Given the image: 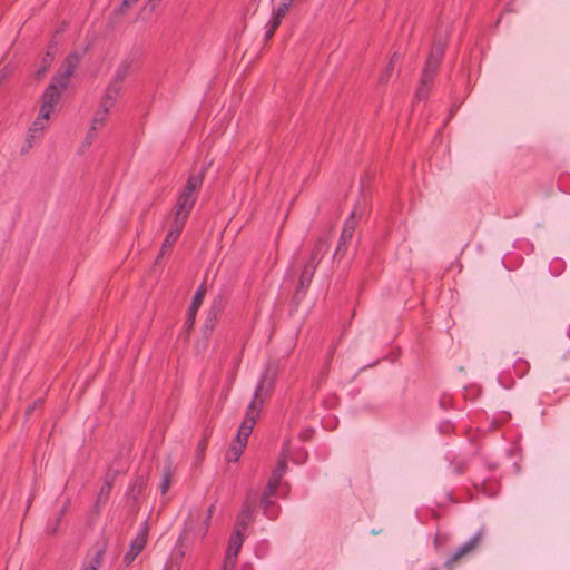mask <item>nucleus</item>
I'll return each mask as SVG.
<instances>
[{
    "instance_id": "obj_1",
    "label": "nucleus",
    "mask_w": 570,
    "mask_h": 570,
    "mask_svg": "<svg viewBox=\"0 0 570 570\" xmlns=\"http://www.w3.org/2000/svg\"><path fill=\"white\" fill-rule=\"evenodd\" d=\"M275 383V376L269 374L268 372L264 373L255 389L253 399L247 406L245 417L242 421L237 435L235 440L232 442L228 453L226 455V460L228 462H237L242 456L249 435L253 432V429L256 424V420L261 413V410L264 404V397L269 394L273 390Z\"/></svg>"
},
{
    "instance_id": "obj_2",
    "label": "nucleus",
    "mask_w": 570,
    "mask_h": 570,
    "mask_svg": "<svg viewBox=\"0 0 570 570\" xmlns=\"http://www.w3.org/2000/svg\"><path fill=\"white\" fill-rule=\"evenodd\" d=\"M206 168L204 167L199 174L190 175L187 179L186 186L179 193L177 202L174 207L173 218L187 222V218L194 208L197 199L198 190L200 189Z\"/></svg>"
},
{
    "instance_id": "obj_3",
    "label": "nucleus",
    "mask_w": 570,
    "mask_h": 570,
    "mask_svg": "<svg viewBox=\"0 0 570 570\" xmlns=\"http://www.w3.org/2000/svg\"><path fill=\"white\" fill-rule=\"evenodd\" d=\"M209 525L207 521H203V513L200 510L196 509L190 511L184 529L178 537L177 548H178V557L181 560L185 557V550L179 547L190 546L197 541H203L208 532Z\"/></svg>"
},
{
    "instance_id": "obj_4",
    "label": "nucleus",
    "mask_w": 570,
    "mask_h": 570,
    "mask_svg": "<svg viewBox=\"0 0 570 570\" xmlns=\"http://www.w3.org/2000/svg\"><path fill=\"white\" fill-rule=\"evenodd\" d=\"M326 253V242L322 238L317 239L313 245V248L309 253L308 259L306 261L302 273L298 278V287L301 289H306L314 276V273L322 261L324 254Z\"/></svg>"
},
{
    "instance_id": "obj_5",
    "label": "nucleus",
    "mask_w": 570,
    "mask_h": 570,
    "mask_svg": "<svg viewBox=\"0 0 570 570\" xmlns=\"http://www.w3.org/2000/svg\"><path fill=\"white\" fill-rule=\"evenodd\" d=\"M49 117L38 112V116L28 129L26 141L21 147V154H28L35 144L42 138L45 130L49 127Z\"/></svg>"
},
{
    "instance_id": "obj_6",
    "label": "nucleus",
    "mask_w": 570,
    "mask_h": 570,
    "mask_svg": "<svg viewBox=\"0 0 570 570\" xmlns=\"http://www.w3.org/2000/svg\"><path fill=\"white\" fill-rule=\"evenodd\" d=\"M65 89L66 88H60L59 82H56L55 79H52L42 95L39 114L50 118V115L52 114L55 107L58 105L61 98V94Z\"/></svg>"
},
{
    "instance_id": "obj_7",
    "label": "nucleus",
    "mask_w": 570,
    "mask_h": 570,
    "mask_svg": "<svg viewBox=\"0 0 570 570\" xmlns=\"http://www.w3.org/2000/svg\"><path fill=\"white\" fill-rule=\"evenodd\" d=\"M81 56L78 52H71L67 56L63 67L52 78L59 82L60 88H67L70 77L73 75L80 62Z\"/></svg>"
},
{
    "instance_id": "obj_8",
    "label": "nucleus",
    "mask_w": 570,
    "mask_h": 570,
    "mask_svg": "<svg viewBox=\"0 0 570 570\" xmlns=\"http://www.w3.org/2000/svg\"><path fill=\"white\" fill-rule=\"evenodd\" d=\"M148 529L145 525L139 533L131 540L129 550L124 556L122 562L129 566L141 553L147 544Z\"/></svg>"
},
{
    "instance_id": "obj_9",
    "label": "nucleus",
    "mask_w": 570,
    "mask_h": 570,
    "mask_svg": "<svg viewBox=\"0 0 570 570\" xmlns=\"http://www.w3.org/2000/svg\"><path fill=\"white\" fill-rule=\"evenodd\" d=\"M185 224L186 222L184 220L173 218L170 228L167 232L166 237L163 242L161 249L157 257V261L160 258V256L165 255L168 250L171 249V247L178 240Z\"/></svg>"
},
{
    "instance_id": "obj_10",
    "label": "nucleus",
    "mask_w": 570,
    "mask_h": 570,
    "mask_svg": "<svg viewBox=\"0 0 570 570\" xmlns=\"http://www.w3.org/2000/svg\"><path fill=\"white\" fill-rule=\"evenodd\" d=\"M482 539L481 531H478L472 538H470L465 543L461 544L455 549L453 554L449 558V560L445 562L448 567H450L453 562L458 561L462 557L466 556L468 553L472 552L478 544L480 543Z\"/></svg>"
},
{
    "instance_id": "obj_11",
    "label": "nucleus",
    "mask_w": 570,
    "mask_h": 570,
    "mask_svg": "<svg viewBox=\"0 0 570 570\" xmlns=\"http://www.w3.org/2000/svg\"><path fill=\"white\" fill-rule=\"evenodd\" d=\"M206 284L203 283L198 288L197 291L195 292V295H194V298L190 303V306L188 308V315H187V321H186V325L188 327H191L195 323V317H196V314L203 303V299L206 295Z\"/></svg>"
},
{
    "instance_id": "obj_12",
    "label": "nucleus",
    "mask_w": 570,
    "mask_h": 570,
    "mask_svg": "<svg viewBox=\"0 0 570 570\" xmlns=\"http://www.w3.org/2000/svg\"><path fill=\"white\" fill-rule=\"evenodd\" d=\"M121 88V86L110 81L100 102L101 108H104V114H108L109 110L115 106L120 95Z\"/></svg>"
},
{
    "instance_id": "obj_13",
    "label": "nucleus",
    "mask_w": 570,
    "mask_h": 570,
    "mask_svg": "<svg viewBox=\"0 0 570 570\" xmlns=\"http://www.w3.org/2000/svg\"><path fill=\"white\" fill-rule=\"evenodd\" d=\"M222 308H223V297L219 295L213 301L212 307L208 311L207 318L204 324L205 333L213 332L216 321H217V317H218V314L220 313Z\"/></svg>"
},
{
    "instance_id": "obj_14",
    "label": "nucleus",
    "mask_w": 570,
    "mask_h": 570,
    "mask_svg": "<svg viewBox=\"0 0 570 570\" xmlns=\"http://www.w3.org/2000/svg\"><path fill=\"white\" fill-rule=\"evenodd\" d=\"M252 514H253V509H252L250 504L245 503L242 511L239 512V514L237 517L235 529H237L238 531L246 532L248 522L252 519Z\"/></svg>"
},
{
    "instance_id": "obj_15",
    "label": "nucleus",
    "mask_w": 570,
    "mask_h": 570,
    "mask_svg": "<svg viewBox=\"0 0 570 570\" xmlns=\"http://www.w3.org/2000/svg\"><path fill=\"white\" fill-rule=\"evenodd\" d=\"M131 71L132 62L125 60L118 66L111 81L122 87L124 80L130 75Z\"/></svg>"
},
{
    "instance_id": "obj_16",
    "label": "nucleus",
    "mask_w": 570,
    "mask_h": 570,
    "mask_svg": "<svg viewBox=\"0 0 570 570\" xmlns=\"http://www.w3.org/2000/svg\"><path fill=\"white\" fill-rule=\"evenodd\" d=\"M244 531H238L237 529H235V531L233 532L228 540V546L226 550L227 552H234L235 554L239 553L244 542Z\"/></svg>"
},
{
    "instance_id": "obj_17",
    "label": "nucleus",
    "mask_w": 570,
    "mask_h": 570,
    "mask_svg": "<svg viewBox=\"0 0 570 570\" xmlns=\"http://www.w3.org/2000/svg\"><path fill=\"white\" fill-rule=\"evenodd\" d=\"M292 3H293V0H282L279 6L277 7V9L275 11H273V13H272L274 26H275V23L281 24L283 18L287 14Z\"/></svg>"
},
{
    "instance_id": "obj_18",
    "label": "nucleus",
    "mask_w": 570,
    "mask_h": 570,
    "mask_svg": "<svg viewBox=\"0 0 570 570\" xmlns=\"http://www.w3.org/2000/svg\"><path fill=\"white\" fill-rule=\"evenodd\" d=\"M399 60H400V55L396 52L393 53L392 57L390 58V61L386 65L385 69L379 76V81L381 83H386L390 80L392 72H393L396 63L399 62Z\"/></svg>"
},
{
    "instance_id": "obj_19",
    "label": "nucleus",
    "mask_w": 570,
    "mask_h": 570,
    "mask_svg": "<svg viewBox=\"0 0 570 570\" xmlns=\"http://www.w3.org/2000/svg\"><path fill=\"white\" fill-rule=\"evenodd\" d=\"M439 68V65L433 61V59H429L425 62L423 72H422V83H432L434 75Z\"/></svg>"
},
{
    "instance_id": "obj_20",
    "label": "nucleus",
    "mask_w": 570,
    "mask_h": 570,
    "mask_svg": "<svg viewBox=\"0 0 570 570\" xmlns=\"http://www.w3.org/2000/svg\"><path fill=\"white\" fill-rule=\"evenodd\" d=\"M282 480V476H279L278 474H274L272 472V475L267 482V485H266V489L264 491V501L267 500V497H273L278 488V484Z\"/></svg>"
},
{
    "instance_id": "obj_21",
    "label": "nucleus",
    "mask_w": 570,
    "mask_h": 570,
    "mask_svg": "<svg viewBox=\"0 0 570 570\" xmlns=\"http://www.w3.org/2000/svg\"><path fill=\"white\" fill-rule=\"evenodd\" d=\"M104 553L105 549L100 548L90 559L89 564L81 570H99L102 563Z\"/></svg>"
},
{
    "instance_id": "obj_22",
    "label": "nucleus",
    "mask_w": 570,
    "mask_h": 570,
    "mask_svg": "<svg viewBox=\"0 0 570 570\" xmlns=\"http://www.w3.org/2000/svg\"><path fill=\"white\" fill-rule=\"evenodd\" d=\"M104 126L102 118H92L89 132L87 135V142L91 144V140L96 132Z\"/></svg>"
},
{
    "instance_id": "obj_23",
    "label": "nucleus",
    "mask_w": 570,
    "mask_h": 570,
    "mask_svg": "<svg viewBox=\"0 0 570 570\" xmlns=\"http://www.w3.org/2000/svg\"><path fill=\"white\" fill-rule=\"evenodd\" d=\"M52 61H53V53L48 51L45 55V57L42 58V63H41V67L37 71V77H41L42 75H45L47 72L48 68L50 67V65L52 63Z\"/></svg>"
},
{
    "instance_id": "obj_24",
    "label": "nucleus",
    "mask_w": 570,
    "mask_h": 570,
    "mask_svg": "<svg viewBox=\"0 0 570 570\" xmlns=\"http://www.w3.org/2000/svg\"><path fill=\"white\" fill-rule=\"evenodd\" d=\"M271 498L272 497H267V500L264 501V494H263L262 499H261V507H262L265 515H267L269 519H275L276 513L272 510L273 502H272Z\"/></svg>"
},
{
    "instance_id": "obj_25",
    "label": "nucleus",
    "mask_w": 570,
    "mask_h": 570,
    "mask_svg": "<svg viewBox=\"0 0 570 570\" xmlns=\"http://www.w3.org/2000/svg\"><path fill=\"white\" fill-rule=\"evenodd\" d=\"M111 483L110 482H105L102 484V487L100 488V491L98 493V502H101V503H106L109 495H110V492H111Z\"/></svg>"
},
{
    "instance_id": "obj_26",
    "label": "nucleus",
    "mask_w": 570,
    "mask_h": 570,
    "mask_svg": "<svg viewBox=\"0 0 570 570\" xmlns=\"http://www.w3.org/2000/svg\"><path fill=\"white\" fill-rule=\"evenodd\" d=\"M353 229H354V226L353 224L348 225V223H346L343 232H342V235H341V242H340V245L337 247V250H341V247L342 245L352 237V234H353Z\"/></svg>"
},
{
    "instance_id": "obj_27",
    "label": "nucleus",
    "mask_w": 570,
    "mask_h": 570,
    "mask_svg": "<svg viewBox=\"0 0 570 570\" xmlns=\"http://www.w3.org/2000/svg\"><path fill=\"white\" fill-rule=\"evenodd\" d=\"M237 557H238V554H235L234 552L230 553V552L226 551L223 564L234 570L235 566L237 563Z\"/></svg>"
},
{
    "instance_id": "obj_28",
    "label": "nucleus",
    "mask_w": 570,
    "mask_h": 570,
    "mask_svg": "<svg viewBox=\"0 0 570 570\" xmlns=\"http://www.w3.org/2000/svg\"><path fill=\"white\" fill-rule=\"evenodd\" d=\"M139 0H124L122 3H121V8L120 10L122 12H125L126 10L130 9L131 7H134ZM161 0H149V3L151 6V8L155 7L156 3L160 2Z\"/></svg>"
},
{
    "instance_id": "obj_29",
    "label": "nucleus",
    "mask_w": 570,
    "mask_h": 570,
    "mask_svg": "<svg viewBox=\"0 0 570 570\" xmlns=\"http://www.w3.org/2000/svg\"><path fill=\"white\" fill-rule=\"evenodd\" d=\"M278 27H279V24H276V23H275V26L273 24V18L271 17L269 21L266 24L267 29L265 31V39L266 40L271 39L274 36V33Z\"/></svg>"
},
{
    "instance_id": "obj_30",
    "label": "nucleus",
    "mask_w": 570,
    "mask_h": 570,
    "mask_svg": "<svg viewBox=\"0 0 570 570\" xmlns=\"http://www.w3.org/2000/svg\"><path fill=\"white\" fill-rule=\"evenodd\" d=\"M285 471H286V460H285V458H281L277 462L276 468L273 470V473L276 475L278 474L279 476L283 478Z\"/></svg>"
},
{
    "instance_id": "obj_31",
    "label": "nucleus",
    "mask_w": 570,
    "mask_h": 570,
    "mask_svg": "<svg viewBox=\"0 0 570 570\" xmlns=\"http://www.w3.org/2000/svg\"><path fill=\"white\" fill-rule=\"evenodd\" d=\"M442 57H443V48L438 47L431 51L429 59H433V61H435V63L440 65Z\"/></svg>"
},
{
    "instance_id": "obj_32",
    "label": "nucleus",
    "mask_w": 570,
    "mask_h": 570,
    "mask_svg": "<svg viewBox=\"0 0 570 570\" xmlns=\"http://www.w3.org/2000/svg\"><path fill=\"white\" fill-rule=\"evenodd\" d=\"M429 85H430V83H424V85H423V83H422V80L420 81V86H419V88H417V90H416V97H417L419 99H421V98H425V97L428 96Z\"/></svg>"
},
{
    "instance_id": "obj_33",
    "label": "nucleus",
    "mask_w": 570,
    "mask_h": 570,
    "mask_svg": "<svg viewBox=\"0 0 570 570\" xmlns=\"http://www.w3.org/2000/svg\"><path fill=\"white\" fill-rule=\"evenodd\" d=\"M452 468L455 474H462L466 470V463L464 461H459L452 463Z\"/></svg>"
},
{
    "instance_id": "obj_34",
    "label": "nucleus",
    "mask_w": 570,
    "mask_h": 570,
    "mask_svg": "<svg viewBox=\"0 0 570 570\" xmlns=\"http://www.w3.org/2000/svg\"><path fill=\"white\" fill-rule=\"evenodd\" d=\"M169 483H170V475L169 474H165L164 478H163V481H161V485H160L161 492L164 494L168 491Z\"/></svg>"
},
{
    "instance_id": "obj_35",
    "label": "nucleus",
    "mask_w": 570,
    "mask_h": 570,
    "mask_svg": "<svg viewBox=\"0 0 570 570\" xmlns=\"http://www.w3.org/2000/svg\"><path fill=\"white\" fill-rule=\"evenodd\" d=\"M214 510H215V505H214V504H212V505L209 507V509H208V513H207V515H206V517H204V515H203V521H207V523L209 524V521H210V518H212V515H213Z\"/></svg>"
},
{
    "instance_id": "obj_36",
    "label": "nucleus",
    "mask_w": 570,
    "mask_h": 570,
    "mask_svg": "<svg viewBox=\"0 0 570 570\" xmlns=\"http://www.w3.org/2000/svg\"><path fill=\"white\" fill-rule=\"evenodd\" d=\"M107 114H104V108H101V105L99 106V109L97 110L94 118H102V122H105Z\"/></svg>"
},
{
    "instance_id": "obj_37",
    "label": "nucleus",
    "mask_w": 570,
    "mask_h": 570,
    "mask_svg": "<svg viewBox=\"0 0 570 570\" xmlns=\"http://www.w3.org/2000/svg\"><path fill=\"white\" fill-rule=\"evenodd\" d=\"M307 458V453L305 451H302L297 459H295L296 463H303Z\"/></svg>"
},
{
    "instance_id": "obj_38",
    "label": "nucleus",
    "mask_w": 570,
    "mask_h": 570,
    "mask_svg": "<svg viewBox=\"0 0 570 570\" xmlns=\"http://www.w3.org/2000/svg\"><path fill=\"white\" fill-rule=\"evenodd\" d=\"M222 570H233V569H230V568H228V567L223 564Z\"/></svg>"
},
{
    "instance_id": "obj_39",
    "label": "nucleus",
    "mask_w": 570,
    "mask_h": 570,
    "mask_svg": "<svg viewBox=\"0 0 570 570\" xmlns=\"http://www.w3.org/2000/svg\"><path fill=\"white\" fill-rule=\"evenodd\" d=\"M179 568H180V566L178 564V566H177V568H176V570H179Z\"/></svg>"
},
{
    "instance_id": "obj_40",
    "label": "nucleus",
    "mask_w": 570,
    "mask_h": 570,
    "mask_svg": "<svg viewBox=\"0 0 570 570\" xmlns=\"http://www.w3.org/2000/svg\"><path fill=\"white\" fill-rule=\"evenodd\" d=\"M430 570H436V568H431Z\"/></svg>"
}]
</instances>
